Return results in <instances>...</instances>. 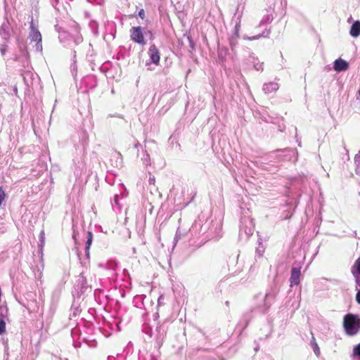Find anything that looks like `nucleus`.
<instances>
[{
    "label": "nucleus",
    "instance_id": "1",
    "mask_svg": "<svg viewBox=\"0 0 360 360\" xmlns=\"http://www.w3.org/2000/svg\"><path fill=\"white\" fill-rule=\"evenodd\" d=\"M129 33L131 39L133 41L142 46L146 44V41L145 39L144 34H148L150 36V39H153L154 37L153 34L152 33L151 31L147 30L146 28L141 27L140 26L132 27L129 30Z\"/></svg>",
    "mask_w": 360,
    "mask_h": 360
},
{
    "label": "nucleus",
    "instance_id": "2",
    "mask_svg": "<svg viewBox=\"0 0 360 360\" xmlns=\"http://www.w3.org/2000/svg\"><path fill=\"white\" fill-rule=\"evenodd\" d=\"M72 28L74 29L75 34L74 35L70 36L69 33H68L65 30H60V29L58 28L56 26V30L59 33L58 38L61 42L65 43L69 39H72L73 41L75 44H79L82 42L83 37L80 34V27L77 22H74L72 25Z\"/></svg>",
    "mask_w": 360,
    "mask_h": 360
},
{
    "label": "nucleus",
    "instance_id": "3",
    "mask_svg": "<svg viewBox=\"0 0 360 360\" xmlns=\"http://www.w3.org/2000/svg\"><path fill=\"white\" fill-rule=\"evenodd\" d=\"M254 232V224L252 219L250 217L244 216L241 218L239 239L246 241Z\"/></svg>",
    "mask_w": 360,
    "mask_h": 360
},
{
    "label": "nucleus",
    "instance_id": "4",
    "mask_svg": "<svg viewBox=\"0 0 360 360\" xmlns=\"http://www.w3.org/2000/svg\"><path fill=\"white\" fill-rule=\"evenodd\" d=\"M344 327L347 334L354 335L360 330V319L354 314H347L344 318Z\"/></svg>",
    "mask_w": 360,
    "mask_h": 360
},
{
    "label": "nucleus",
    "instance_id": "5",
    "mask_svg": "<svg viewBox=\"0 0 360 360\" xmlns=\"http://www.w3.org/2000/svg\"><path fill=\"white\" fill-rule=\"evenodd\" d=\"M276 296V290H270L269 292H267L265 296L262 297V303L258 304V310L262 313H266L274 302Z\"/></svg>",
    "mask_w": 360,
    "mask_h": 360
},
{
    "label": "nucleus",
    "instance_id": "6",
    "mask_svg": "<svg viewBox=\"0 0 360 360\" xmlns=\"http://www.w3.org/2000/svg\"><path fill=\"white\" fill-rule=\"evenodd\" d=\"M29 38L31 40V41L36 42V51L41 52L42 51L41 35L38 29L34 27L33 20H32L30 23V31L29 33Z\"/></svg>",
    "mask_w": 360,
    "mask_h": 360
},
{
    "label": "nucleus",
    "instance_id": "7",
    "mask_svg": "<svg viewBox=\"0 0 360 360\" xmlns=\"http://www.w3.org/2000/svg\"><path fill=\"white\" fill-rule=\"evenodd\" d=\"M276 155L280 160L295 162L297 160V153L292 149L278 150Z\"/></svg>",
    "mask_w": 360,
    "mask_h": 360
},
{
    "label": "nucleus",
    "instance_id": "8",
    "mask_svg": "<svg viewBox=\"0 0 360 360\" xmlns=\"http://www.w3.org/2000/svg\"><path fill=\"white\" fill-rule=\"evenodd\" d=\"M148 54L150 57V61L155 65H158L160 63V52L156 47V46L153 44L150 45Z\"/></svg>",
    "mask_w": 360,
    "mask_h": 360
},
{
    "label": "nucleus",
    "instance_id": "9",
    "mask_svg": "<svg viewBox=\"0 0 360 360\" xmlns=\"http://www.w3.org/2000/svg\"><path fill=\"white\" fill-rule=\"evenodd\" d=\"M357 287L360 288V257L355 261L351 269Z\"/></svg>",
    "mask_w": 360,
    "mask_h": 360
},
{
    "label": "nucleus",
    "instance_id": "10",
    "mask_svg": "<svg viewBox=\"0 0 360 360\" xmlns=\"http://www.w3.org/2000/svg\"><path fill=\"white\" fill-rule=\"evenodd\" d=\"M240 27V18H238V21L236 22L235 25V29L233 34L229 37V44L232 49H234V47L237 44V39L239 37V30Z\"/></svg>",
    "mask_w": 360,
    "mask_h": 360
},
{
    "label": "nucleus",
    "instance_id": "11",
    "mask_svg": "<svg viewBox=\"0 0 360 360\" xmlns=\"http://www.w3.org/2000/svg\"><path fill=\"white\" fill-rule=\"evenodd\" d=\"M301 271L300 268L293 267L291 270V274L290 277V285H297L300 283V277Z\"/></svg>",
    "mask_w": 360,
    "mask_h": 360
},
{
    "label": "nucleus",
    "instance_id": "12",
    "mask_svg": "<svg viewBox=\"0 0 360 360\" xmlns=\"http://www.w3.org/2000/svg\"><path fill=\"white\" fill-rule=\"evenodd\" d=\"M348 63L341 58H338L335 60L334 62L333 68L337 72L347 70L348 69Z\"/></svg>",
    "mask_w": 360,
    "mask_h": 360
},
{
    "label": "nucleus",
    "instance_id": "13",
    "mask_svg": "<svg viewBox=\"0 0 360 360\" xmlns=\"http://www.w3.org/2000/svg\"><path fill=\"white\" fill-rule=\"evenodd\" d=\"M279 88V85L276 82H271L265 83L263 86V91L265 94H271L276 91Z\"/></svg>",
    "mask_w": 360,
    "mask_h": 360
},
{
    "label": "nucleus",
    "instance_id": "14",
    "mask_svg": "<svg viewBox=\"0 0 360 360\" xmlns=\"http://www.w3.org/2000/svg\"><path fill=\"white\" fill-rule=\"evenodd\" d=\"M1 37L7 41L10 37V26L8 22H4L0 27Z\"/></svg>",
    "mask_w": 360,
    "mask_h": 360
},
{
    "label": "nucleus",
    "instance_id": "15",
    "mask_svg": "<svg viewBox=\"0 0 360 360\" xmlns=\"http://www.w3.org/2000/svg\"><path fill=\"white\" fill-rule=\"evenodd\" d=\"M349 34L352 37L356 38L360 35V21H355L351 26Z\"/></svg>",
    "mask_w": 360,
    "mask_h": 360
},
{
    "label": "nucleus",
    "instance_id": "16",
    "mask_svg": "<svg viewBox=\"0 0 360 360\" xmlns=\"http://www.w3.org/2000/svg\"><path fill=\"white\" fill-rule=\"evenodd\" d=\"M269 34H270V30L265 29L261 34H257L253 37H244V39L252 41V40L259 39L261 37H268Z\"/></svg>",
    "mask_w": 360,
    "mask_h": 360
},
{
    "label": "nucleus",
    "instance_id": "17",
    "mask_svg": "<svg viewBox=\"0 0 360 360\" xmlns=\"http://www.w3.org/2000/svg\"><path fill=\"white\" fill-rule=\"evenodd\" d=\"M93 234L91 232H87L86 242L85 245V253L87 258L89 257V248L92 243Z\"/></svg>",
    "mask_w": 360,
    "mask_h": 360
},
{
    "label": "nucleus",
    "instance_id": "18",
    "mask_svg": "<svg viewBox=\"0 0 360 360\" xmlns=\"http://www.w3.org/2000/svg\"><path fill=\"white\" fill-rule=\"evenodd\" d=\"M274 19L273 15L271 13H269L266 15H264L262 20H260L259 27H262L263 25H266L267 24H269L272 22Z\"/></svg>",
    "mask_w": 360,
    "mask_h": 360
},
{
    "label": "nucleus",
    "instance_id": "19",
    "mask_svg": "<svg viewBox=\"0 0 360 360\" xmlns=\"http://www.w3.org/2000/svg\"><path fill=\"white\" fill-rule=\"evenodd\" d=\"M351 359L352 360H360V343L354 347Z\"/></svg>",
    "mask_w": 360,
    "mask_h": 360
},
{
    "label": "nucleus",
    "instance_id": "20",
    "mask_svg": "<svg viewBox=\"0 0 360 360\" xmlns=\"http://www.w3.org/2000/svg\"><path fill=\"white\" fill-rule=\"evenodd\" d=\"M77 285H79L82 291L84 290L87 288L86 278L81 274L77 279Z\"/></svg>",
    "mask_w": 360,
    "mask_h": 360
},
{
    "label": "nucleus",
    "instance_id": "21",
    "mask_svg": "<svg viewBox=\"0 0 360 360\" xmlns=\"http://www.w3.org/2000/svg\"><path fill=\"white\" fill-rule=\"evenodd\" d=\"M89 27L91 30L92 32L94 35H98V23L94 20H91L89 22Z\"/></svg>",
    "mask_w": 360,
    "mask_h": 360
},
{
    "label": "nucleus",
    "instance_id": "22",
    "mask_svg": "<svg viewBox=\"0 0 360 360\" xmlns=\"http://www.w3.org/2000/svg\"><path fill=\"white\" fill-rule=\"evenodd\" d=\"M119 195L115 194L113 198V201L112 202V207L113 210L115 212H118L121 210V205L118 202Z\"/></svg>",
    "mask_w": 360,
    "mask_h": 360
},
{
    "label": "nucleus",
    "instance_id": "23",
    "mask_svg": "<svg viewBox=\"0 0 360 360\" xmlns=\"http://www.w3.org/2000/svg\"><path fill=\"white\" fill-rule=\"evenodd\" d=\"M310 345L316 356H319L320 349L318 346V344L316 342L315 338L314 337L312 338Z\"/></svg>",
    "mask_w": 360,
    "mask_h": 360
},
{
    "label": "nucleus",
    "instance_id": "24",
    "mask_svg": "<svg viewBox=\"0 0 360 360\" xmlns=\"http://www.w3.org/2000/svg\"><path fill=\"white\" fill-rule=\"evenodd\" d=\"M18 47H19V49L22 53V55L25 58L26 60H28V53L25 49V46L24 44H20L18 43ZM27 63H28V61H27Z\"/></svg>",
    "mask_w": 360,
    "mask_h": 360
},
{
    "label": "nucleus",
    "instance_id": "25",
    "mask_svg": "<svg viewBox=\"0 0 360 360\" xmlns=\"http://www.w3.org/2000/svg\"><path fill=\"white\" fill-rule=\"evenodd\" d=\"M227 52H228V49L226 48H224V47L219 48V50H218L219 57L221 59L225 58Z\"/></svg>",
    "mask_w": 360,
    "mask_h": 360
},
{
    "label": "nucleus",
    "instance_id": "26",
    "mask_svg": "<svg viewBox=\"0 0 360 360\" xmlns=\"http://www.w3.org/2000/svg\"><path fill=\"white\" fill-rule=\"evenodd\" d=\"M354 161L356 166V172L357 173V171L360 167V151L355 155Z\"/></svg>",
    "mask_w": 360,
    "mask_h": 360
},
{
    "label": "nucleus",
    "instance_id": "27",
    "mask_svg": "<svg viewBox=\"0 0 360 360\" xmlns=\"http://www.w3.org/2000/svg\"><path fill=\"white\" fill-rule=\"evenodd\" d=\"M265 250L264 246L259 242L258 247L256 248V253L259 256H262Z\"/></svg>",
    "mask_w": 360,
    "mask_h": 360
},
{
    "label": "nucleus",
    "instance_id": "28",
    "mask_svg": "<svg viewBox=\"0 0 360 360\" xmlns=\"http://www.w3.org/2000/svg\"><path fill=\"white\" fill-rule=\"evenodd\" d=\"M6 332V323L4 320L0 318V335Z\"/></svg>",
    "mask_w": 360,
    "mask_h": 360
},
{
    "label": "nucleus",
    "instance_id": "29",
    "mask_svg": "<svg viewBox=\"0 0 360 360\" xmlns=\"http://www.w3.org/2000/svg\"><path fill=\"white\" fill-rule=\"evenodd\" d=\"M254 63V68L256 70H263V63H260L259 61H257V62H255V61H253Z\"/></svg>",
    "mask_w": 360,
    "mask_h": 360
},
{
    "label": "nucleus",
    "instance_id": "30",
    "mask_svg": "<svg viewBox=\"0 0 360 360\" xmlns=\"http://www.w3.org/2000/svg\"><path fill=\"white\" fill-rule=\"evenodd\" d=\"M8 46L6 44H3L0 46V52L2 56H4L7 51Z\"/></svg>",
    "mask_w": 360,
    "mask_h": 360
},
{
    "label": "nucleus",
    "instance_id": "31",
    "mask_svg": "<svg viewBox=\"0 0 360 360\" xmlns=\"http://www.w3.org/2000/svg\"><path fill=\"white\" fill-rule=\"evenodd\" d=\"M143 161V163L146 165H148L150 164V157H149V155L148 154H146L144 155V157L142 158Z\"/></svg>",
    "mask_w": 360,
    "mask_h": 360
},
{
    "label": "nucleus",
    "instance_id": "32",
    "mask_svg": "<svg viewBox=\"0 0 360 360\" xmlns=\"http://www.w3.org/2000/svg\"><path fill=\"white\" fill-rule=\"evenodd\" d=\"M269 4V8L270 10H274V5L276 0H266Z\"/></svg>",
    "mask_w": 360,
    "mask_h": 360
},
{
    "label": "nucleus",
    "instance_id": "33",
    "mask_svg": "<svg viewBox=\"0 0 360 360\" xmlns=\"http://www.w3.org/2000/svg\"><path fill=\"white\" fill-rule=\"evenodd\" d=\"M181 231H180L179 229H177V231H176V233L175 237H174V241L175 243H177V241L179 240V239L181 238Z\"/></svg>",
    "mask_w": 360,
    "mask_h": 360
},
{
    "label": "nucleus",
    "instance_id": "34",
    "mask_svg": "<svg viewBox=\"0 0 360 360\" xmlns=\"http://www.w3.org/2000/svg\"><path fill=\"white\" fill-rule=\"evenodd\" d=\"M356 300L359 304H360V288L356 286Z\"/></svg>",
    "mask_w": 360,
    "mask_h": 360
},
{
    "label": "nucleus",
    "instance_id": "35",
    "mask_svg": "<svg viewBox=\"0 0 360 360\" xmlns=\"http://www.w3.org/2000/svg\"><path fill=\"white\" fill-rule=\"evenodd\" d=\"M164 296L163 295H160L159 297H158V304L159 306L163 304L164 303Z\"/></svg>",
    "mask_w": 360,
    "mask_h": 360
},
{
    "label": "nucleus",
    "instance_id": "36",
    "mask_svg": "<svg viewBox=\"0 0 360 360\" xmlns=\"http://www.w3.org/2000/svg\"><path fill=\"white\" fill-rule=\"evenodd\" d=\"M139 15L141 19H144L145 18V11L143 9H141L139 12Z\"/></svg>",
    "mask_w": 360,
    "mask_h": 360
},
{
    "label": "nucleus",
    "instance_id": "37",
    "mask_svg": "<svg viewBox=\"0 0 360 360\" xmlns=\"http://www.w3.org/2000/svg\"><path fill=\"white\" fill-rule=\"evenodd\" d=\"M84 16H85V18H90V13H89V12H88V11H85V13H84Z\"/></svg>",
    "mask_w": 360,
    "mask_h": 360
},
{
    "label": "nucleus",
    "instance_id": "38",
    "mask_svg": "<svg viewBox=\"0 0 360 360\" xmlns=\"http://www.w3.org/2000/svg\"><path fill=\"white\" fill-rule=\"evenodd\" d=\"M149 182H150V184H154L155 178L154 177H150Z\"/></svg>",
    "mask_w": 360,
    "mask_h": 360
},
{
    "label": "nucleus",
    "instance_id": "39",
    "mask_svg": "<svg viewBox=\"0 0 360 360\" xmlns=\"http://www.w3.org/2000/svg\"><path fill=\"white\" fill-rule=\"evenodd\" d=\"M357 99H359V100H360V90H359V94H358V96H357Z\"/></svg>",
    "mask_w": 360,
    "mask_h": 360
},
{
    "label": "nucleus",
    "instance_id": "40",
    "mask_svg": "<svg viewBox=\"0 0 360 360\" xmlns=\"http://www.w3.org/2000/svg\"><path fill=\"white\" fill-rule=\"evenodd\" d=\"M43 235H44V232H43V231H41V238L43 237Z\"/></svg>",
    "mask_w": 360,
    "mask_h": 360
},
{
    "label": "nucleus",
    "instance_id": "41",
    "mask_svg": "<svg viewBox=\"0 0 360 360\" xmlns=\"http://www.w3.org/2000/svg\"><path fill=\"white\" fill-rule=\"evenodd\" d=\"M88 1H89V2H91V3L92 2V0H88Z\"/></svg>",
    "mask_w": 360,
    "mask_h": 360
}]
</instances>
